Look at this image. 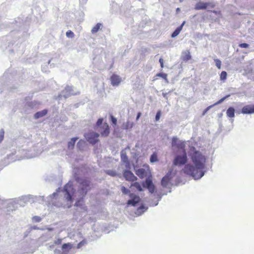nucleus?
Here are the masks:
<instances>
[{
  "mask_svg": "<svg viewBox=\"0 0 254 254\" xmlns=\"http://www.w3.org/2000/svg\"><path fill=\"white\" fill-rule=\"evenodd\" d=\"M147 207H145L144 205H142L137 208V209L135 212V214L136 215V216H140L143 212L147 211Z\"/></svg>",
  "mask_w": 254,
  "mask_h": 254,
  "instance_id": "16",
  "label": "nucleus"
},
{
  "mask_svg": "<svg viewBox=\"0 0 254 254\" xmlns=\"http://www.w3.org/2000/svg\"><path fill=\"white\" fill-rule=\"evenodd\" d=\"M185 21H183V22L182 23V24L178 27L173 32V33L171 35V37L172 38H175L176 37V36H177L180 33V32L181 31V30H182V28L184 25V24H185Z\"/></svg>",
  "mask_w": 254,
  "mask_h": 254,
  "instance_id": "15",
  "label": "nucleus"
},
{
  "mask_svg": "<svg viewBox=\"0 0 254 254\" xmlns=\"http://www.w3.org/2000/svg\"><path fill=\"white\" fill-rule=\"evenodd\" d=\"M78 139V137H73L68 142L67 147L68 149H72L74 148L75 141Z\"/></svg>",
  "mask_w": 254,
  "mask_h": 254,
  "instance_id": "21",
  "label": "nucleus"
},
{
  "mask_svg": "<svg viewBox=\"0 0 254 254\" xmlns=\"http://www.w3.org/2000/svg\"><path fill=\"white\" fill-rule=\"evenodd\" d=\"M103 127L104 130L101 131V134L103 136H107L110 133L109 126L107 124H105L103 125Z\"/></svg>",
  "mask_w": 254,
  "mask_h": 254,
  "instance_id": "17",
  "label": "nucleus"
},
{
  "mask_svg": "<svg viewBox=\"0 0 254 254\" xmlns=\"http://www.w3.org/2000/svg\"><path fill=\"white\" fill-rule=\"evenodd\" d=\"M103 123V119H99L96 123V125L98 127L100 126Z\"/></svg>",
  "mask_w": 254,
  "mask_h": 254,
  "instance_id": "44",
  "label": "nucleus"
},
{
  "mask_svg": "<svg viewBox=\"0 0 254 254\" xmlns=\"http://www.w3.org/2000/svg\"><path fill=\"white\" fill-rule=\"evenodd\" d=\"M215 64L218 69L221 68V62L219 59H215Z\"/></svg>",
  "mask_w": 254,
  "mask_h": 254,
  "instance_id": "32",
  "label": "nucleus"
},
{
  "mask_svg": "<svg viewBox=\"0 0 254 254\" xmlns=\"http://www.w3.org/2000/svg\"><path fill=\"white\" fill-rule=\"evenodd\" d=\"M141 115V113L140 112H138L137 113V116H136V121H137L139 119V118H140Z\"/></svg>",
  "mask_w": 254,
  "mask_h": 254,
  "instance_id": "48",
  "label": "nucleus"
},
{
  "mask_svg": "<svg viewBox=\"0 0 254 254\" xmlns=\"http://www.w3.org/2000/svg\"><path fill=\"white\" fill-rule=\"evenodd\" d=\"M208 5V3L199 1L195 6L196 10L205 9Z\"/></svg>",
  "mask_w": 254,
  "mask_h": 254,
  "instance_id": "14",
  "label": "nucleus"
},
{
  "mask_svg": "<svg viewBox=\"0 0 254 254\" xmlns=\"http://www.w3.org/2000/svg\"><path fill=\"white\" fill-rule=\"evenodd\" d=\"M153 185L152 180L149 178H147L145 182L143 184V187L144 188H148L151 187Z\"/></svg>",
  "mask_w": 254,
  "mask_h": 254,
  "instance_id": "22",
  "label": "nucleus"
},
{
  "mask_svg": "<svg viewBox=\"0 0 254 254\" xmlns=\"http://www.w3.org/2000/svg\"><path fill=\"white\" fill-rule=\"evenodd\" d=\"M159 63H160L161 67L163 68L164 66V64H163V60L162 58H160L159 59Z\"/></svg>",
  "mask_w": 254,
  "mask_h": 254,
  "instance_id": "46",
  "label": "nucleus"
},
{
  "mask_svg": "<svg viewBox=\"0 0 254 254\" xmlns=\"http://www.w3.org/2000/svg\"><path fill=\"white\" fill-rule=\"evenodd\" d=\"M121 161L126 163V167L128 168L129 166V162L128 160V157L125 150H122L121 152Z\"/></svg>",
  "mask_w": 254,
  "mask_h": 254,
  "instance_id": "13",
  "label": "nucleus"
},
{
  "mask_svg": "<svg viewBox=\"0 0 254 254\" xmlns=\"http://www.w3.org/2000/svg\"><path fill=\"white\" fill-rule=\"evenodd\" d=\"M102 26V24L97 23L91 30V32L92 33H95L97 32L100 29V27Z\"/></svg>",
  "mask_w": 254,
  "mask_h": 254,
  "instance_id": "25",
  "label": "nucleus"
},
{
  "mask_svg": "<svg viewBox=\"0 0 254 254\" xmlns=\"http://www.w3.org/2000/svg\"><path fill=\"white\" fill-rule=\"evenodd\" d=\"M162 194H158V195H157V198H158V199H157V200L156 202V203H153V202H152V203H151V205H152V206H156V205H158V202H159V200H161V198H162Z\"/></svg>",
  "mask_w": 254,
  "mask_h": 254,
  "instance_id": "33",
  "label": "nucleus"
},
{
  "mask_svg": "<svg viewBox=\"0 0 254 254\" xmlns=\"http://www.w3.org/2000/svg\"><path fill=\"white\" fill-rule=\"evenodd\" d=\"M161 114V113L160 111H158L157 112L156 116H155V120L156 121H158L159 120V119L160 118Z\"/></svg>",
  "mask_w": 254,
  "mask_h": 254,
  "instance_id": "41",
  "label": "nucleus"
},
{
  "mask_svg": "<svg viewBox=\"0 0 254 254\" xmlns=\"http://www.w3.org/2000/svg\"><path fill=\"white\" fill-rule=\"evenodd\" d=\"M121 190L122 191V192L125 194H128L129 193L130 191L129 190H128L125 187H122V188H121Z\"/></svg>",
  "mask_w": 254,
  "mask_h": 254,
  "instance_id": "34",
  "label": "nucleus"
},
{
  "mask_svg": "<svg viewBox=\"0 0 254 254\" xmlns=\"http://www.w3.org/2000/svg\"><path fill=\"white\" fill-rule=\"evenodd\" d=\"M230 96V95H226V96L224 97L223 98H221V99H220L218 101H217L216 103H215V104L212 105H210L208 107H207L203 112V113H202V115L204 116V115H205L207 112L211 108H212L213 107L215 106V105H218V104H221V103H222L226 99H227V98H228Z\"/></svg>",
  "mask_w": 254,
  "mask_h": 254,
  "instance_id": "11",
  "label": "nucleus"
},
{
  "mask_svg": "<svg viewBox=\"0 0 254 254\" xmlns=\"http://www.w3.org/2000/svg\"><path fill=\"white\" fill-rule=\"evenodd\" d=\"M156 76L160 77L165 79L166 83H168L169 81L167 79V74L165 73H158L156 74Z\"/></svg>",
  "mask_w": 254,
  "mask_h": 254,
  "instance_id": "24",
  "label": "nucleus"
},
{
  "mask_svg": "<svg viewBox=\"0 0 254 254\" xmlns=\"http://www.w3.org/2000/svg\"><path fill=\"white\" fill-rule=\"evenodd\" d=\"M30 198L31 196L30 195L21 196V197L20 199V204L21 205H24V203H26V202L30 201Z\"/></svg>",
  "mask_w": 254,
  "mask_h": 254,
  "instance_id": "18",
  "label": "nucleus"
},
{
  "mask_svg": "<svg viewBox=\"0 0 254 254\" xmlns=\"http://www.w3.org/2000/svg\"><path fill=\"white\" fill-rule=\"evenodd\" d=\"M129 196L130 199H129L127 202L128 205H131L132 206H135L140 200L139 196L136 195L133 193H129Z\"/></svg>",
  "mask_w": 254,
  "mask_h": 254,
  "instance_id": "8",
  "label": "nucleus"
},
{
  "mask_svg": "<svg viewBox=\"0 0 254 254\" xmlns=\"http://www.w3.org/2000/svg\"><path fill=\"white\" fill-rule=\"evenodd\" d=\"M79 143H80V141L79 142H78V143H77L78 145H79Z\"/></svg>",
  "mask_w": 254,
  "mask_h": 254,
  "instance_id": "54",
  "label": "nucleus"
},
{
  "mask_svg": "<svg viewBox=\"0 0 254 254\" xmlns=\"http://www.w3.org/2000/svg\"><path fill=\"white\" fill-rule=\"evenodd\" d=\"M249 44L247 43H242L239 45V47L242 48H247L249 47Z\"/></svg>",
  "mask_w": 254,
  "mask_h": 254,
  "instance_id": "43",
  "label": "nucleus"
},
{
  "mask_svg": "<svg viewBox=\"0 0 254 254\" xmlns=\"http://www.w3.org/2000/svg\"><path fill=\"white\" fill-rule=\"evenodd\" d=\"M187 161V156L185 151L182 155H177L173 162V164L175 166L182 165L185 164Z\"/></svg>",
  "mask_w": 254,
  "mask_h": 254,
  "instance_id": "5",
  "label": "nucleus"
},
{
  "mask_svg": "<svg viewBox=\"0 0 254 254\" xmlns=\"http://www.w3.org/2000/svg\"><path fill=\"white\" fill-rule=\"evenodd\" d=\"M111 81L113 86H118L121 81V78L119 75L113 74L111 77Z\"/></svg>",
  "mask_w": 254,
  "mask_h": 254,
  "instance_id": "12",
  "label": "nucleus"
},
{
  "mask_svg": "<svg viewBox=\"0 0 254 254\" xmlns=\"http://www.w3.org/2000/svg\"><path fill=\"white\" fill-rule=\"evenodd\" d=\"M172 147H176V148L180 149H183L184 152V148L185 147V143L184 141L179 140L176 137H173L172 140Z\"/></svg>",
  "mask_w": 254,
  "mask_h": 254,
  "instance_id": "7",
  "label": "nucleus"
},
{
  "mask_svg": "<svg viewBox=\"0 0 254 254\" xmlns=\"http://www.w3.org/2000/svg\"><path fill=\"white\" fill-rule=\"evenodd\" d=\"M87 244L86 241L82 240L80 243H79L77 245V248L80 249L83 246H85Z\"/></svg>",
  "mask_w": 254,
  "mask_h": 254,
  "instance_id": "31",
  "label": "nucleus"
},
{
  "mask_svg": "<svg viewBox=\"0 0 254 254\" xmlns=\"http://www.w3.org/2000/svg\"><path fill=\"white\" fill-rule=\"evenodd\" d=\"M174 177V175L172 171H169L167 174L162 179L161 186L163 188L171 189L172 184L171 182V180Z\"/></svg>",
  "mask_w": 254,
  "mask_h": 254,
  "instance_id": "3",
  "label": "nucleus"
},
{
  "mask_svg": "<svg viewBox=\"0 0 254 254\" xmlns=\"http://www.w3.org/2000/svg\"><path fill=\"white\" fill-rule=\"evenodd\" d=\"M242 113L244 114H251L254 113V105H249L244 106L242 109Z\"/></svg>",
  "mask_w": 254,
  "mask_h": 254,
  "instance_id": "10",
  "label": "nucleus"
},
{
  "mask_svg": "<svg viewBox=\"0 0 254 254\" xmlns=\"http://www.w3.org/2000/svg\"><path fill=\"white\" fill-rule=\"evenodd\" d=\"M144 173L145 170L144 169H139L136 171V174L141 178H143Z\"/></svg>",
  "mask_w": 254,
  "mask_h": 254,
  "instance_id": "26",
  "label": "nucleus"
},
{
  "mask_svg": "<svg viewBox=\"0 0 254 254\" xmlns=\"http://www.w3.org/2000/svg\"><path fill=\"white\" fill-rule=\"evenodd\" d=\"M191 159L194 166L189 164L186 165L184 172L195 180L200 179L206 172L204 170L206 158L200 152L195 151L192 155Z\"/></svg>",
  "mask_w": 254,
  "mask_h": 254,
  "instance_id": "2",
  "label": "nucleus"
},
{
  "mask_svg": "<svg viewBox=\"0 0 254 254\" xmlns=\"http://www.w3.org/2000/svg\"><path fill=\"white\" fill-rule=\"evenodd\" d=\"M47 113V110H43L42 111L37 112L34 115V118L36 119L41 118L45 116Z\"/></svg>",
  "mask_w": 254,
  "mask_h": 254,
  "instance_id": "20",
  "label": "nucleus"
},
{
  "mask_svg": "<svg viewBox=\"0 0 254 254\" xmlns=\"http://www.w3.org/2000/svg\"><path fill=\"white\" fill-rule=\"evenodd\" d=\"M34 229H37L36 227H34Z\"/></svg>",
  "mask_w": 254,
  "mask_h": 254,
  "instance_id": "53",
  "label": "nucleus"
},
{
  "mask_svg": "<svg viewBox=\"0 0 254 254\" xmlns=\"http://www.w3.org/2000/svg\"><path fill=\"white\" fill-rule=\"evenodd\" d=\"M66 36L68 38H73L74 33L70 30H68L66 32Z\"/></svg>",
  "mask_w": 254,
  "mask_h": 254,
  "instance_id": "35",
  "label": "nucleus"
},
{
  "mask_svg": "<svg viewBox=\"0 0 254 254\" xmlns=\"http://www.w3.org/2000/svg\"><path fill=\"white\" fill-rule=\"evenodd\" d=\"M233 122V120H231V122Z\"/></svg>",
  "mask_w": 254,
  "mask_h": 254,
  "instance_id": "55",
  "label": "nucleus"
},
{
  "mask_svg": "<svg viewBox=\"0 0 254 254\" xmlns=\"http://www.w3.org/2000/svg\"><path fill=\"white\" fill-rule=\"evenodd\" d=\"M47 230L49 231H53L54 230L52 228H47Z\"/></svg>",
  "mask_w": 254,
  "mask_h": 254,
  "instance_id": "51",
  "label": "nucleus"
},
{
  "mask_svg": "<svg viewBox=\"0 0 254 254\" xmlns=\"http://www.w3.org/2000/svg\"><path fill=\"white\" fill-rule=\"evenodd\" d=\"M77 93L74 91L72 86H66L59 95V97L62 98L63 97L64 98H66L71 95H75Z\"/></svg>",
  "mask_w": 254,
  "mask_h": 254,
  "instance_id": "6",
  "label": "nucleus"
},
{
  "mask_svg": "<svg viewBox=\"0 0 254 254\" xmlns=\"http://www.w3.org/2000/svg\"><path fill=\"white\" fill-rule=\"evenodd\" d=\"M62 240H63V239H62L58 238V239H57V240H56L55 241L54 243H55L56 245H59V244H61V243H62Z\"/></svg>",
  "mask_w": 254,
  "mask_h": 254,
  "instance_id": "45",
  "label": "nucleus"
},
{
  "mask_svg": "<svg viewBox=\"0 0 254 254\" xmlns=\"http://www.w3.org/2000/svg\"><path fill=\"white\" fill-rule=\"evenodd\" d=\"M191 58V56L190 54V53H185V55L183 56V60L185 61H188L190 60Z\"/></svg>",
  "mask_w": 254,
  "mask_h": 254,
  "instance_id": "30",
  "label": "nucleus"
},
{
  "mask_svg": "<svg viewBox=\"0 0 254 254\" xmlns=\"http://www.w3.org/2000/svg\"><path fill=\"white\" fill-rule=\"evenodd\" d=\"M34 157L33 156H29V155H25L24 158H32Z\"/></svg>",
  "mask_w": 254,
  "mask_h": 254,
  "instance_id": "50",
  "label": "nucleus"
},
{
  "mask_svg": "<svg viewBox=\"0 0 254 254\" xmlns=\"http://www.w3.org/2000/svg\"><path fill=\"white\" fill-rule=\"evenodd\" d=\"M133 126V123L130 122H127L126 124V128H127V129L130 128L132 127Z\"/></svg>",
  "mask_w": 254,
  "mask_h": 254,
  "instance_id": "39",
  "label": "nucleus"
},
{
  "mask_svg": "<svg viewBox=\"0 0 254 254\" xmlns=\"http://www.w3.org/2000/svg\"><path fill=\"white\" fill-rule=\"evenodd\" d=\"M111 122H112L113 124L115 126L117 125V120L116 118H115L113 116L111 115Z\"/></svg>",
  "mask_w": 254,
  "mask_h": 254,
  "instance_id": "40",
  "label": "nucleus"
},
{
  "mask_svg": "<svg viewBox=\"0 0 254 254\" xmlns=\"http://www.w3.org/2000/svg\"><path fill=\"white\" fill-rule=\"evenodd\" d=\"M4 131L3 129L0 130V143L2 141L4 137Z\"/></svg>",
  "mask_w": 254,
  "mask_h": 254,
  "instance_id": "38",
  "label": "nucleus"
},
{
  "mask_svg": "<svg viewBox=\"0 0 254 254\" xmlns=\"http://www.w3.org/2000/svg\"><path fill=\"white\" fill-rule=\"evenodd\" d=\"M131 186L134 187L136 189H137L139 191H142V189L141 188V185L138 182H135L131 184Z\"/></svg>",
  "mask_w": 254,
  "mask_h": 254,
  "instance_id": "27",
  "label": "nucleus"
},
{
  "mask_svg": "<svg viewBox=\"0 0 254 254\" xmlns=\"http://www.w3.org/2000/svg\"><path fill=\"white\" fill-rule=\"evenodd\" d=\"M227 116L229 118H234L235 116V109L233 107H229L226 111Z\"/></svg>",
  "mask_w": 254,
  "mask_h": 254,
  "instance_id": "19",
  "label": "nucleus"
},
{
  "mask_svg": "<svg viewBox=\"0 0 254 254\" xmlns=\"http://www.w3.org/2000/svg\"><path fill=\"white\" fill-rule=\"evenodd\" d=\"M123 175L126 180L128 181L133 182L137 179V178L133 175V174L128 170H125L124 172Z\"/></svg>",
  "mask_w": 254,
  "mask_h": 254,
  "instance_id": "9",
  "label": "nucleus"
},
{
  "mask_svg": "<svg viewBox=\"0 0 254 254\" xmlns=\"http://www.w3.org/2000/svg\"><path fill=\"white\" fill-rule=\"evenodd\" d=\"M163 95L164 97H165V98H167V97H166V94H165V93H163Z\"/></svg>",
  "mask_w": 254,
  "mask_h": 254,
  "instance_id": "52",
  "label": "nucleus"
},
{
  "mask_svg": "<svg viewBox=\"0 0 254 254\" xmlns=\"http://www.w3.org/2000/svg\"><path fill=\"white\" fill-rule=\"evenodd\" d=\"M62 250L64 251H69L72 248V245L70 243H65L62 246Z\"/></svg>",
  "mask_w": 254,
  "mask_h": 254,
  "instance_id": "23",
  "label": "nucleus"
},
{
  "mask_svg": "<svg viewBox=\"0 0 254 254\" xmlns=\"http://www.w3.org/2000/svg\"><path fill=\"white\" fill-rule=\"evenodd\" d=\"M32 220L35 222H39L41 221V218L39 216H35L32 218Z\"/></svg>",
  "mask_w": 254,
  "mask_h": 254,
  "instance_id": "37",
  "label": "nucleus"
},
{
  "mask_svg": "<svg viewBox=\"0 0 254 254\" xmlns=\"http://www.w3.org/2000/svg\"><path fill=\"white\" fill-rule=\"evenodd\" d=\"M60 254H69V252L68 251L63 250L62 252H60Z\"/></svg>",
  "mask_w": 254,
  "mask_h": 254,
  "instance_id": "47",
  "label": "nucleus"
},
{
  "mask_svg": "<svg viewBox=\"0 0 254 254\" xmlns=\"http://www.w3.org/2000/svg\"><path fill=\"white\" fill-rule=\"evenodd\" d=\"M75 180L79 184L78 190L76 193H75L72 184L70 183H68L65 185L64 190L61 192L64 194V198H65L67 202H69L70 204L72 202L73 198L76 199L77 201L75 203V205L78 206L80 205L81 199L86 195L87 191L90 189L89 181L77 177H75ZM59 193H61V191H59L57 190V192H54L50 196L51 199V203L57 207L70 208V205L68 204V203L67 204V206H65L62 203H57L56 202L55 199H56L57 197L59 195Z\"/></svg>",
  "mask_w": 254,
  "mask_h": 254,
  "instance_id": "1",
  "label": "nucleus"
},
{
  "mask_svg": "<svg viewBox=\"0 0 254 254\" xmlns=\"http://www.w3.org/2000/svg\"><path fill=\"white\" fill-rule=\"evenodd\" d=\"M147 189L149 191L152 193L154 192V190H155V186L154 185H153L152 186H151V187H150L149 188H147Z\"/></svg>",
  "mask_w": 254,
  "mask_h": 254,
  "instance_id": "42",
  "label": "nucleus"
},
{
  "mask_svg": "<svg viewBox=\"0 0 254 254\" xmlns=\"http://www.w3.org/2000/svg\"><path fill=\"white\" fill-rule=\"evenodd\" d=\"M227 73L226 71H223L220 74V79L221 80H225L227 78Z\"/></svg>",
  "mask_w": 254,
  "mask_h": 254,
  "instance_id": "29",
  "label": "nucleus"
},
{
  "mask_svg": "<svg viewBox=\"0 0 254 254\" xmlns=\"http://www.w3.org/2000/svg\"><path fill=\"white\" fill-rule=\"evenodd\" d=\"M107 174L111 176H116L117 175L116 171L113 170H108L107 171Z\"/></svg>",
  "mask_w": 254,
  "mask_h": 254,
  "instance_id": "36",
  "label": "nucleus"
},
{
  "mask_svg": "<svg viewBox=\"0 0 254 254\" xmlns=\"http://www.w3.org/2000/svg\"><path fill=\"white\" fill-rule=\"evenodd\" d=\"M54 254H60V250H55Z\"/></svg>",
  "mask_w": 254,
  "mask_h": 254,
  "instance_id": "49",
  "label": "nucleus"
},
{
  "mask_svg": "<svg viewBox=\"0 0 254 254\" xmlns=\"http://www.w3.org/2000/svg\"><path fill=\"white\" fill-rule=\"evenodd\" d=\"M84 136L86 140L92 144H95L99 141L98 139L99 136V133L94 131L85 133Z\"/></svg>",
  "mask_w": 254,
  "mask_h": 254,
  "instance_id": "4",
  "label": "nucleus"
},
{
  "mask_svg": "<svg viewBox=\"0 0 254 254\" xmlns=\"http://www.w3.org/2000/svg\"><path fill=\"white\" fill-rule=\"evenodd\" d=\"M150 161L151 163H154L158 161L157 156L155 153H153L151 155Z\"/></svg>",
  "mask_w": 254,
  "mask_h": 254,
  "instance_id": "28",
  "label": "nucleus"
}]
</instances>
